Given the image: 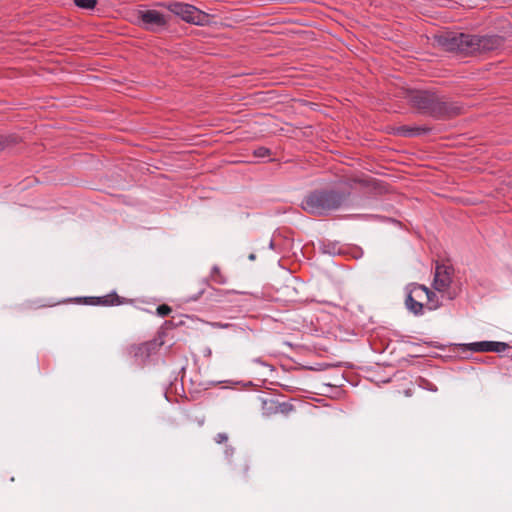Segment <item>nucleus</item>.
<instances>
[{
  "label": "nucleus",
  "mask_w": 512,
  "mask_h": 512,
  "mask_svg": "<svg viewBox=\"0 0 512 512\" xmlns=\"http://www.w3.org/2000/svg\"><path fill=\"white\" fill-rule=\"evenodd\" d=\"M435 41L444 51L473 56L502 48L505 39L500 35L479 36L447 31L435 36Z\"/></svg>",
  "instance_id": "1"
},
{
  "label": "nucleus",
  "mask_w": 512,
  "mask_h": 512,
  "mask_svg": "<svg viewBox=\"0 0 512 512\" xmlns=\"http://www.w3.org/2000/svg\"><path fill=\"white\" fill-rule=\"evenodd\" d=\"M407 98L419 113L437 120L451 119L463 112V106L434 91L411 90Z\"/></svg>",
  "instance_id": "2"
},
{
  "label": "nucleus",
  "mask_w": 512,
  "mask_h": 512,
  "mask_svg": "<svg viewBox=\"0 0 512 512\" xmlns=\"http://www.w3.org/2000/svg\"><path fill=\"white\" fill-rule=\"evenodd\" d=\"M350 193L328 187L310 191L302 200L301 207L314 216H326L340 209L347 201Z\"/></svg>",
  "instance_id": "3"
},
{
  "label": "nucleus",
  "mask_w": 512,
  "mask_h": 512,
  "mask_svg": "<svg viewBox=\"0 0 512 512\" xmlns=\"http://www.w3.org/2000/svg\"><path fill=\"white\" fill-rule=\"evenodd\" d=\"M416 298H419V300H426L429 310L439 307L436 294L425 285L415 283L410 285L405 301L407 309L415 315H422L424 312V303L416 301Z\"/></svg>",
  "instance_id": "4"
},
{
  "label": "nucleus",
  "mask_w": 512,
  "mask_h": 512,
  "mask_svg": "<svg viewBox=\"0 0 512 512\" xmlns=\"http://www.w3.org/2000/svg\"><path fill=\"white\" fill-rule=\"evenodd\" d=\"M166 7L171 13L189 24L205 26L210 23V15L191 4L172 1Z\"/></svg>",
  "instance_id": "5"
},
{
  "label": "nucleus",
  "mask_w": 512,
  "mask_h": 512,
  "mask_svg": "<svg viewBox=\"0 0 512 512\" xmlns=\"http://www.w3.org/2000/svg\"><path fill=\"white\" fill-rule=\"evenodd\" d=\"M163 344L164 341L159 337L141 344H133L128 348V352L136 364L143 366L150 357L157 354Z\"/></svg>",
  "instance_id": "6"
},
{
  "label": "nucleus",
  "mask_w": 512,
  "mask_h": 512,
  "mask_svg": "<svg viewBox=\"0 0 512 512\" xmlns=\"http://www.w3.org/2000/svg\"><path fill=\"white\" fill-rule=\"evenodd\" d=\"M454 269L451 265L437 264L433 280V287L437 291H445L452 283Z\"/></svg>",
  "instance_id": "7"
},
{
  "label": "nucleus",
  "mask_w": 512,
  "mask_h": 512,
  "mask_svg": "<svg viewBox=\"0 0 512 512\" xmlns=\"http://www.w3.org/2000/svg\"><path fill=\"white\" fill-rule=\"evenodd\" d=\"M74 301L79 304L93 306H115L125 303V299L120 297L116 292L102 297H78L75 298Z\"/></svg>",
  "instance_id": "8"
},
{
  "label": "nucleus",
  "mask_w": 512,
  "mask_h": 512,
  "mask_svg": "<svg viewBox=\"0 0 512 512\" xmlns=\"http://www.w3.org/2000/svg\"><path fill=\"white\" fill-rule=\"evenodd\" d=\"M468 349L474 352H505L508 351V356L512 358V347L505 342L495 341H480L467 345Z\"/></svg>",
  "instance_id": "9"
},
{
  "label": "nucleus",
  "mask_w": 512,
  "mask_h": 512,
  "mask_svg": "<svg viewBox=\"0 0 512 512\" xmlns=\"http://www.w3.org/2000/svg\"><path fill=\"white\" fill-rule=\"evenodd\" d=\"M140 19L146 29H154L155 27H163L166 25V20L157 10H146L141 12Z\"/></svg>",
  "instance_id": "10"
},
{
  "label": "nucleus",
  "mask_w": 512,
  "mask_h": 512,
  "mask_svg": "<svg viewBox=\"0 0 512 512\" xmlns=\"http://www.w3.org/2000/svg\"><path fill=\"white\" fill-rule=\"evenodd\" d=\"M432 130L429 126H408L403 125L397 128V134L403 137H417L430 133Z\"/></svg>",
  "instance_id": "11"
},
{
  "label": "nucleus",
  "mask_w": 512,
  "mask_h": 512,
  "mask_svg": "<svg viewBox=\"0 0 512 512\" xmlns=\"http://www.w3.org/2000/svg\"><path fill=\"white\" fill-rule=\"evenodd\" d=\"M21 141V138L16 134L0 135V152L12 149Z\"/></svg>",
  "instance_id": "12"
},
{
  "label": "nucleus",
  "mask_w": 512,
  "mask_h": 512,
  "mask_svg": "<svg viewBox=\"0 0 512 512\" xmlns=\"http://www.w3.org/2000/svg\"><path fill=\"white\" fill-rule=\"evenodd\" d=\"M277 401L273 398L263 399L262 400V410L263 414L269 416L272 414H277Z\"/></svg>",
  "instance_id": "13"
},
{
  "label": "nucleus",
  "mask_w": 512,
  "mask_h": 512,
  "mask_svg": "<svg viewBox=\"0 0 512 512\" xmlns=\"http://www.w3.org/2000/svg\"><path fill=\"white\" fill-rule=\"evenodd\" d=\"M293 410L294 406L291 403L277 401V414L288 415Z\"/></svg>",
  "instance_id": "14"
},
{
  "label": "nucleus",
  "mask_w": 512,
  "mask_h": 512,
  "mask_svg": "<svg viewBox=\"0 0 512 512\" xmlns=\"http://www.w3.org/2000/svg\"><path fill=\"white\" fill-rule=\"evenodd\" d=\"M234 469L241 475L243 476H247L248 475V472H249V469H250V466H249V463H248V460L245 459V458H242L240 460V463L239 465H234Z\"/></svg>",
  "instance_id": "15"
},
{
  "label": "nucleus",
  "mask_w": 512,
  "mask_h": 512,
  "mask_svg": "<svg viewBox=\"0 0 512 512\" xmlns=\"http://www.w3.org/2000/svg\"><path fill=\"white\" fill-rule=\"evenodd\" d=\"M77 7L82 9H93L97 4V0H74Z\"/></svg>",
  "instance_id": "16"
},
{
  "label": "nucleus",
  "mask_w": 512,
  "mask_h": 512,
  "mask_svg": "<svg viewBox=\"0 0 512 512\" xmlns=\"http://www.w3.org/2000/svg\"><path fill=\"white\" fill-rule=\"evenodd\" d=\"M213 280L218 284H224L226 282L224 276L221 274V271L218 266H214L212 268V274H211Z\"/></svg>",
  "instance_id": "17"
},
{
  "label": "nucleus",
  "mask_w": 512,
  "mask_h": 512,
  "mask_svg": "<svg viewBox=\"0 0 512 512\" xmlns=\"http://www.w3.org/2000/svg\"><path fill=\"white\" fill-rule=\"evenodd\" d=\"M253 155L257 158H265L271 155V150L266 147H258L254 150Z\"/></svg>",
  "instance_id": "18"
},
{
  "label": "nucleus",
  "mask_w": 512,
  "mask_h": 512,
  "mask_svg": "<svg viewBox=\"0 0 512 512\" xmlns=\"http://www.w3.org/2000/svg\"><path fill=\"white\" fill-rule=\"evenodd\" d=\"M172 309L167 304H161L157 307V314L161 317H166L171 313Z\"/></svg>",
  "instance_id": "19"
},
{
  "label": "nucleus",
  "mask_w": 512,
  "mask_h": 512,
  "mask_svg": "<svg viewBox=\"0 0 512 512\" xmlns=\"http://www.w3.org/2000/svg\"><path fill=\"white\" fill-rule=\"evenodd\" d=\"M235 452V449L231 446H227L224 453H225V457L226 459L228 460L229 464L232 465V456Z\"/></svg>",
  "instance_id": "20"
},
{
  "label": "nucleus",
  "mask_w": 512,
  "mask_h": 512,
  "mask_svg": "<svg viewBox=\"0 0 512 512\" xmlns=\"http://www.w3.org/2000/svg\"><path fill=\"white\" fill-rule=\"evenodd\" d=\"M214 440L217 444L225 443L228 440V435L226 433H218Z\"/></svg>",
  "instance_id": "21"
},
{
  "label": "nucleus",
  "mask_w": 512,
  "mask_h": 512,
  "mask_svg": "<svg viewBox=\"0 0 512 512\" xmlns=\"http://www.w3.org/2000/svg\"><path fill=\"white\" fill-rule=\"evenodd\" d=\"M214 327H218V328H228V327H231L232 325L231 324H222V323H213L212 324Z\"/></svg>",
  "instance_id": "22"
},
{
  "label": "nucleus",
  "mask_w": 512,
  "mask_h": 512,
  "mask_svg": "<svg viewBox=\"0 0 512 512\" xmlns=\"http://www.w3.org/2000/svg\"><path fill=\"white\" fill-rule=\"evenodd\" d=\"M328 252L335 254V253H340L341 251H340V249H338L336 251V244H333L332 247H331V250H328Z\"/></svg>",
  "instance_id": "23"
},
{
  "label": "nucleus",
  "mask_w": 512,
  "mask_h": 512,
  "mask_svg": "<svg viewBox=\"0 0 512 512\" xmlns=\"http://www.w3.org/2000/svg\"><path fill=\"white\" fill-rule=\"evenodd\" d=\"M248 258H249V260H254L256 257H255V254L252 253V254L249 255Z\"/></svg>",
  "instance_id": "24"
}]
</instances>
